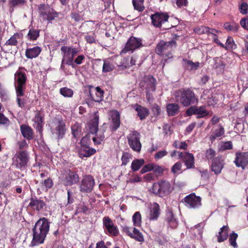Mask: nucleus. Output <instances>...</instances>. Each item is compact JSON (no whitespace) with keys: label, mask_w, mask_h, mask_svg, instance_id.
I'll return each instance as SVG.
<instances>
[{"label":"nucleus","mask_w":248,"mask_h":248,"mask_svg":"<svg viewBox=\"0 0 248 248\" xmlns=\"http://www.w3.org/2000/svg\"><path fill=\"white\" fill-rule=\"evenodd\" d=\"M65 186H72L79 182V176L76 171L69 170L62 180Z\"/></svg>","instance_id":"a211bd4d"},{"label":"nucleus","mask_w":248,"mask_h":248,"mask_svg":"<svg viewBox=\"0 0 248 248\" xmlns=\"http://www.w3.org/2000/svg\"><path fill=\"white\" fill-rule=\"evenodd\" d=\"M145 163L143 159H135L132 163L131 168L133 171H136L140 170V169L144 165Z\"/></svg>","instance_id":"79ce46f5"},{"label":"nucleus","mask_w":248,"mask_h":248,"mask_svg":"<svg viewBox=\"0 0 248 248\" xmlns=\"http://www.w3.org/2000/svg\"><path fill=\"white\" fill-rule=\"evenodd\" d=\"M153 164H147L145 165H144L142 168V169H141L140 170V173L141 174H144L149 171H151V170H153V169H154L153 168Z\"/></svg>","instance_id":"e2e57ef3"},{"label":"nucleus","mask_w":248,"mask_h":248,"mask_svg":"<svg viewBox=\"0 0 248 248\" xmlns=\"http://www.w3.org/2000/svg\"><path fill=\"white\" fill-rule=\"evenodd\" d=\"M85 57L84 55H79L74 60V64L80 65L82 63L83 61L85 60Z\"/></svg>","instance_id":"338daca9"},{"label":"nucleus","mask_w":248,"mask_h":248,"mask_svg":"<svg viewBox=\"0 0 248 248\" xmlns=\"http://www.w3.org/2000/svg\"><path fill=\"white\" fill-rule=\"evenodd\" d=\"M110 116L112 121V124L110 127V131L114 132L120 127L121 124L120 114L118 111L112 110L110 112Z\"/></svg>","instance_id":"aec40b11"},{"label":"nucleus","mask_w":248,"mask_h":248,"mask_svg":"<svg viewBox=\"0 0 248 248\" xmlns=\"http://www.w3.org/2000/svg\"><path fill=\"white\" fill-rule=\"evenodd\" d=\"M50 228V222L46 217L40 218L32 229L33 238L31 246L34 247L44 243Z\"/></svg>","instance_id":"f03ea898"},{"label":"nucleus","mask_w":248,"mask_h":248,"mask_svg":"<svg viewBox=\"0 0 248 248\" xmlns=\"http://www.w3.org/2000/svg\"><path fill=\"white\" fill-rule=\"evenodd\" d=\"M240 24L244 29L248 30V19L247 18H242L240 22Z\"/></svg>","instance_id":"774afa93"},{"label":"nucleus","mask_w":248,"mask_h":248,"mask_svg":"<svg viewBox=\"0 0 248 248\" xmlns=\"http://www.w3.org/2000/svg\"><path fill=\"white\" fill-rule=\"evenodd\" d=\"M143 46L142 40L141 38L131 36L127 40L124 48L121 51L120 54H126L130 51L133 53L135 50Z\"/></svg>","instance_id":"1a4fd4ad"},{"label":"nucleus","mask_w":248,"mask_h":248,"mask_svg":"<svg viewBox=\"0 0 248 248\" xmlns=\"http://www.w3.org/2000/svg\"><path fill=\"white\" fill-rule=\"evenodd\" d=\"M194 160V156L192 154L188 152L185 153V157L183 158V162L187 169L195 168Z\"/></svg>","instance_id":"c85d7f7f"},{"label":"nucleus","mask_w":248,"mask_h":248,"mask_svg":"<svg viewBox=\"0 0 248 248\" xmlns=\"http://www.w3.org/2000/svg\"><path fill=\"white\" fill-rule=\"evenodd\" d=\"M219 156L213 159L211 165V170L214 172L216 175L220 174L223 167V164L220 160Z\"/></svg>","instance_id":"a878e982"},{"label":"nucleus","mask_w":248,"mask_h":248,"mask_svg":"<svg viewBox=\"0 0 248 248\" xmlns=\"http://www.w3.org/2000/svg\"><path fill=\"white\" fill-rule=\"evenodd\" d=\"M216 152L212 148L207 150L205 152V156L207 160H212L215 158Z\"/></svg>","instance_id":"6e6d98bb"},{"label":"nucleus","mask_w":248,"mask_h":248,"mask_svg":"<svg viewBox=\"0 0 248 248\" xmlns=\"http://www.w3.org/2000/svg\"><path fill=\"white\" fill-rule=\"evenodd\" d=\"M160 209L159 204L156 202L153 204L151 208L148 218L150 220H156L160 214Z\"/></svg>","instance_id":"cd10ccee"},{"label":"nucleus","mask_w":248,"mask_h":248,"mask_svg":"<svg viewBox=\"0 0 248 248\" xmlns=\"http://www.w3.org/2000/svg\"><path fill=\"white\" fill-rule=\"evenodd\" d=\"M41 184L43 186L45 187L46 190H47L48 189H50L52 187L54 184L52 179L50 177H48L41 182Z\"/></svg>","instance_id":"864d4df0"},{"label":"nucleus","mask_w":248,"mask_h":248,"mask_svg":"<svg viewBox=\"0 0 248 248\" xmlns=\"http://www.w3.org/2000/svg\"><path fill=\"white\" fill-rule=\"evenodd\" d=\"M24 67H19L14 75V87L16 94V102L18 107L23 108L25 107L26 101L23 97L25 94L27 89L28 78L26 74L21 71Z\"/></svg>","instance_id":"f257e3e1"},{"label":"nucleus","mask_w":248,"mask_h":248,"mask_svg":"<svg viewBox=\"0 0 248 248\" xmlns=\"http://www.w3.org/2000/svg\"><path fill=\"white\" fill-rule=\"evenodd\" d=\"M130 234V237L136 241L140 242H143L144 241L143 234L136 228H133V232Z\"/></svg>","instance_id":"a19ab883"},{"label":"nucleus","mask_w":248,"mask_h":248,"mask_svg":"<svg viewBox=\"0 0 248 248\" xmlns=\"http://www.w3.org/2000/svg\"><path fill=\"white\" fill-rule=\"evenodd\" d=\"M103 225L104 231H107L109 236L116 237L119 235L118 227L114 224L112 220L108 216L103 217Z\"/></svg>","instance_id":"9b49d317"},{"label":"nucleus","mask_w":248,"mask_h":248,"mask_svg":"<svg viewBox=\"0 0 248 248\" xmlns=\"http://www.w3.org/2000/svg\"><path fill=\"white\" fill-rule=\"evenodd\" d=\"M135 110L138 113V116L140 120L145 119L149 114V111L148 108L140 105L136 104Z\"/></svg>","instance_id":"473e14b6"},{"label":"nucleus","mask_w":248,"mask_h":248,"mask_svg":"<svg viewBox=\"0 0 248 248\" xmlns=\"http://www.w3.org/2000/svg\"><path fill=\"white\" fill-rule=\"evenodd\" d=\"M186 205L192 209L199 208L202 205V198L195 193H191L183 199Z\"/></svg>","instance_id":"ddd939ff"},{"label":"nucleus","mask_w":248,"mask_h":248,"mask_svg":"<svg viewBox=\"0 0 248 248\" xmlns=\"http://www.w3.org/2000/svg\"><path fill=\"white\" fill-rule=\"evenodd\" d=\"M71 130L72 134L75 138H77L80 136L81 132V128L78 123H76L72 126Z\"/></svg>","instance_id":"09e8293b"},{"label":"nucleus","mask_w":248,"mask_h":248,"mask_svg":"<svg viewBox=\"0 0 248 248\" xmlns=\"http://www.w3.org/2000/svg\"><path fill=\"white\" fill-rule=\"evenodd\" d=\"M223 27L227 31L236 32L238 31L239 26L235 22H226L224 24Z\"/></svg>","instance_id":"c03bdc74"},{"label":"nucleus","mask_w":248,"mask_h":248,"mask_svg":"<svg viewBox=\"0 0 248 248\" xmlns=\"http://www.w3.org/2000/svg\"><path fill=\"white\" fill-rule=\"evenodd\" d=\"M131 155L127 152H124L123 154L121 160L122 162V165L125 166L128 162L129 161V159L131 158Z\"/></svg>","instance_id":"13d9d810"},{"label":"nucleus","mask_w":248,"mask_h":248,"mask_svg":"<svg viewBox=\"0 0 248 248\" xmlns=\"http://www.w3.org/2000/svg\"><path fill=\"white\" fill-rule=\"evenodd\" d=\"M95 95L93 94L91 91H89L90 97L91 99L93 101L96 102H100L103 100L104 92L99 86L96 87L95 88Z\"/></svg>","instance_id":"c756f323"},{"label":"nucleus","mask_w":248,"mask_h":248,"mask_svg":"<svg viewBox=\"0 0 248 248\" xmlns=\"http://www.w3.org/2000/svg\"><path fill=\"white\" fill-rule=\"evenodd\" d=\"M177 43L175 41L172 40L166 42L161 40L157 45L155 49L156 54L160 56L165 55L166 58H170L172 57L171 50L173 47L175 48Z\"/></svg>","instance_id":"423d86ee"},{"label":"nucleus","mask_w":248,"mask_h":248,"mask_svg":"<svg viewBox=\"0 0 248 248\" xmlns=\"http://www.w3.org/2000/svg\"><path fill=\"white\" fill-rule=\"evenodd\" d=\"M234 162L237 167L244 170L248 165V152L237 153Z\"/></svg>","instance_id":"6ab92c4d"},{"label":"nucleus","mask_w":248,"mask_h":248,"mask_svg":"<svg viewBox=\"0 0 248 248\" xmlns=\"http://www.w3.org/2000/svg\"><path fill=\"white\" fill-rule=\"evenodd\" d=\"M199 172L201 173L202 180L207 181L209 180L210 174V172L207 170H200L198 169Z\"/></svg>","instance_id":"5fc2aeb1"},{"label":"nucleus","mask_w":248,"mask_h":248,"mask_svg":"<svg viewBox=\"0 0 248 248\" xmlns=\"http://www.w3.org/2000/svg\"><path fill=\"white\" fill-rule=\"evenodd\" d=\"M21 133L23 137L30 140L33 138V132L31 128L27 124H22L20 126Z\"/></svg>","instance_id":"bb28decb"},{"label":"nucleus","mask_w":248,"mask_h":248,"mask_svg":"<svg viewBox=\"0 0 248 248\" xmlns=\"http://www.w3.org/2000/svg\"><path fill=\"white\" fill-rule=\"evenodd\" d=\"M23 38V34L21 33L16 32L12 35L9 39L3 44V46H0L1 51L9 52L11 50L12 46L17 47L20 40Z\"/></svg>","instance_id":"f8f14e48"},{"label":"nucleus","mask_w":248,"mask_h":248,"mask_svg":"<svg viewBox=\"0 0 248 248\" xmlns=\"http://www.w3.org/2000/svg\"><path fill=\"white\" fill-rule=\"evenodd\" d=\"M42 48L39 46L27 48L25 51V56L29 59L36 58L40 54Z\"/></svg>","instance_id":"393cba45"},{"label":"nucleus","mask_w":248,"mask_h":248,"mask_svg":"<svg viewBox=\"0 0 248 248\" xmlns=\"http://www.w3.org/2000/svg\"><path fill=\"white\" fill-rule=\"evenodd\" d=\"M95 185V181L91 175H86L84 176L79 186L80 191L83 193H90L93 188Z\"/></svg>","instance_id":"4468645a"},{"label":"nucleus","mask_w":248,"mask_h":248,"mask_svg":"<svg viewBox=\"0 0 248 248\" xmlns=\"http://www.w3.org/2000/svg\"><path fill=\"white\" fill-rule=\"evenodd\" d=\"M248 9V5L246 2H243L239 6L240 12L245 15L247 13Z\"/></svg>","instance_id":"0e129e2a"},{"label":"nucleus","mask_w":248,"mask_h":248,"mask_svg":"<svg viewBox=\"0 0 248 248\" xmlns=\"http://www.w3.org/2000/svg\"><path fill=\"white\" fill-rule=\"evenodd\" d=\"M32 121L34 122L33 124V127L36 129L37 131L42 134L44 122V117L42 116L40 111H37Z\"/></svg>","instance_id":"5701e85b"},{"label":"nucleus","mask_w":248,"mask_h":248,"mask_svg":"<svg viewBox=\"0 0 248 248\" xmlns=\"http://www.w3.org/2000/svg\"><path fill=\"white\" fill-rule=\"evenodd\" d=\"M166 109L168 116H173L179 113L180 107L176 103H170L167 105Z\"/></svg>","instance_id":"72a5a7b5"},{"label":"nucleus","mask_w":248,"mask_h":248,"mask_svg":"<svg viewBox=\"0 0 248 248\" xmlns=\"http://www.w3.org/2000/svg\"><path fill=\"white\" fill-rule=\"evenodd\" d=\"M46 203L44 200L35 196H31L28 207L33 211L39 212L45 206Z\"/></svg>","instance_id":"f3484780"},{"label":"nucleus","mask_w":248,"mask_h":248,"mask_svg":"<svg viewBox=\"0 0 248 248\" xmlns=\"http://www.w3.org/2000/svg\"><path fill=\"white\" fill-rule=\"evenodd\" d=\"M195 32L198 34H206L208 35L210 34H214L215 32H219L218 30L215 29L210 28L208 27L202 26L195 28L194 30Z\"/></svg>","instance_id":"7c9ffc66"},{"label":"nucleus","mask_w":248,"mask_h":248,"mask_svg":"<svg viewBox=\"0 0 248 248\" xmlns=\"http://www.w3.org/2000/svg\"><path fill=\"white\" fill-rule=\"evenodd\" d=\"M176 100L184 107L189 106L198 102L195 93L190 89L180 90L176 96Z\"/></svg>","instance_id":"39448f33"},{"label":"nucleus","mask_w":248,"mask_h":248,"mask_svg":"<svg viewBox=\"0 0 248 248\" xmlns=\"http://www.w3.org/2000/svg\"><path fill=\"white\" fill-rule=\"evenodd\" d=\"M133 225L136 227H140L141 225V215L140 212H136L132 217Z\"/></svg>","instance_id":"de8ad7c7"},{"label":"nucleus","mask_w":248,"mask_h":248,"mask_svg":"<svg viewBox=\"0 0 248 248\" xmlns=\"http://www.w3.org/2000/svg\"><path fill=\"white\" fill-rule=\"evenodd\" d=\"M218 128L215 129L214 131L211 133L210 137V140L212 141L216 139L219 138L225 133V130L223 126L220 124L218 125Z\"/></svg>","instance_id":"4c0bfd02"},{"label":"nucleus","mask_w":248,"mask_h":248,"mask_svg":"<svg viewBox=\"0 0 248 248\" xmlns=\"http://www.w3.org/2000/svg\"><path fill=\"white\" fill-rule=\"evenodd\" d=\"M26 0H9L8 6L11 13L13 12L15 8L21 7L26 3Z\"/></svg>","instance_id":"e433bc0d"},{"label":"nucleus","mask_w":248,"mask_h":248,"mask_svg":"<svg viewBox=\"0 0 248 248\" xmlns=\"http://www.w3.org/2000/svg\"><path fill=\"white\" fill-rule=\"evenodd\" d=\"M96 35L94 33H93L91 34H87L85 36V39L88 43L93 44L96 43V40L95 39Z\"/></svg>","instance_id":"4d7b16f0"},{"label":"nucleus","mask_w":248,"mask_h":248,"mask_svg":"<svg viewBox=\"0 0 248 248\" xmlns=\"http://www.w3.org/2000/svg\"><path fill=\"white\" fill-rule=\"evenodd\" d=\"M132 3L134 10L139 12H142L145 9L144 0H132Z\"/></svg>","instance_id":"ea45409f"},{"label":"nucleus","mask_w":248,"mask_h":248,"mask_svg":"<svg viewBox=\"0 0 248 248\" xmlns=\"http://www.w3.org/2000/svg\"><path fill=\"white\" fill-rule=\"evenodd\" d=\"M60 93L65 97H72L74 94L73 91L67 87L61 88L60 89Z\"/></svg>","instance_id":"8fccbe9b"},{"label":"nucleus","mask_w":248,"mask_h":248,"mask_svg":"<svg viewBox=\"0 0 248 248\" xmlns=\"http://www.w3.org/2000/svg\"><path fill=\"white\" fill-rule=\"evenodd\" d=\"M229 227L228 225L223 226L220 229L218 234L217 235V242H223L227 240L228 237Z\"/></svg>","instance_id":"2f4dec72"},{"label":"nucleus","mask_w":248,"mask_h":248,"mask_svg":"<svg viewBox=\"0 0 248 248\" xmlns=\"http://www.w3.org/2000/svg\"><path fill=\"white\" fill-rule=\"evenodd\" d=\"M170 17L169 14L166 12H156L150 16L151 24L155 28L168 30L170 29L172 25L169 26L167 27H163V25L168 22Z\"/></svg>","instance_id":"0eeeda50"},{"label":"nucleus","mask_w":248,"mask_h":248,"mask_svg":"<svg viewBox=\"0 0 248 248\" xmlns=\"http://www.w3.org/2000/svg\"><path fill=\"white\" fill-rule=\"evenodd\" d=\"M99 116L95 115L93 119L92 123L89 126L90 132L93 134H96L98 130Z\"/></svg>","instance_id":"37998d69"},{"label":"nucleus","mask_w":248,"mask_h":248,"mask_svg":"<svg viewBox=\"0 0 248 248\" xmlns=\"http://www.w3.org/2000/svg\"><path fill=\"white\" fill-rule=\"evenodd\" d=\"M172 146L176 149L185 150H186L188 147L187 143L185 141L179 142L177 140H175L173 142Z\"/></svg>","instance_id":"603ef678"},{"label":"nucleus","mask_w":248,"mask_h":248,"mask_svg":"<svg viewBox=\"0 0 248 248\" xmlns=\"http://www.w3.org/2000/svg\"><path fill=\"white\" fill-rule=\"evenodd\" d=\"M165 221L167 223L168 226L171 229H175L178 226V221L171 210H169L167 211Z\"/></svg>","instance_id":"b1692460"},{"label":"nucleus","mask_w":248,"mask_h":248,"mask_svg":"<svg viewBox=\"0 0 248 248\" xmlns=\"http://www.w3.org/2000/svg\"><path fill=\"white\" fill-rule=\"evenodd\" d=\"M140 134L137 131H131L127 136L128 144L129 147L137 152H140L141 149V143L140 141Z\"/></svg>","instance_id":"9d476101"},{"label":"nucleus","mask_w":248,"mask_h":248,"mask_svg":"<svg viewBox=\"0 0 248 248\" xmlns=\"http://www.w3.org/2000/svg\"><path fill=\"white\" fill-rule=\"evenodd\" d=\"M209 111L206 109V107L202 106L197 107L195 106L189 107L186 111L187 116H191L192 115H196L197 119L204 118L209 115Z\"/></svg>","instance_id":"2eb2a0df"},{"label":"nucleus","mask_w":248,"mask_h":248,"mask_svg":"<svg viewBox=\"0 0 248 248\" xmlns=\"http://www.w3.org/2000/svg\"><path fill=\"white\" fill-rule=\"evenodd\" d=\"M115 69V66L110 61V59H105L103 60L102 66V72L104 73L110 72Z\"/></svg>","instance_id":"c9c22d12"},{"label":"nucleus","mask_w":248,"mask_h":248,"mask_svg":"<svg viewBox=\"0 0 248 248\" xmlns=\"http://www.w3.org/2000/svg\"><path fill=\"white\" fill-rule=\"evenodd\" d=\"M143 83L146 85L145 91H151L152 92H155L156 90V79L151 75H148L144 76L143 80Z\"/></svg>","instance_id":"4be33fe9"},{"label":"nucleus","mask_w":248,"mask_h":248,"mask_svg":"<svg viewBox=\"0 0 248 248\" xmlns=\"http://www.w3.org/2000/svg\"><path fill=\"white\" fill-rule=\"evenodd\" d=\"M222 48H225L226 50L235 49L237 48V45L235 44L234 40L232 37L229 36L227 39L225 45H224V47Z\"/></svg>","instance_id":"a18cd8bd"},{"label":"nucleus","mask_w":248,"mask_h":248,"mask_svg":"<svg viewBox=\"0 0 248 248\" xmlns=\"http://www.w3.org/2000/svg\"><path fill=\"white\" fill-rule=\"evenodd\" d=\"M15 157L16 158L17 166L19 168L26 167L30 160L29 153L26 150L17 152Z\"/></svg>","instance_id":"dca6fc26"},{"label":"nucleus","mask_w":248,"mask_h":248,"mask_svg":"<svg viewBox=\"0 0 248 248\" xmlns=\"http://www.w3.org/2000/svg\"><path fill=\"white\" fill-rule=\"evenodd\" d=\"M40 35V30L33 28L29 30V32L26 36V38L31 41L36 40Z\"/></svg>","instance_id":"58836bf2"},{"label":"nucleus","mask_w":248,"mask_h":248,"mask_svg":"<svg viewBox=\"0 0 248 248\" xmlns=\"http://www.w3.org/2000/svg\"><path fill=\"white\" fill-rule=\"evenodd\" d=\"M173 189L174 187L170 182L162 179L153 184L151 191L155 195L163 198L169 195Z\"/></svg>","instance_id":"7ed1b4c3"},{"label":"nucleus","mask_w":248,"mask_h":248,"mask_svg":"<svg viewBox=\"0 0 248 248\" xmlns=\"http://www.w3.org/2000/svg\"><path fill=\"white\" fill-rule=\"evenodd\" d=\"M238 234L234 232H232V233H230V236H229V242L230 245L232 246L234 248H237L238 245L237 244V243L236 242V239L238 238Z\"/></svg>","instance_id":"3c124183"},{"label":"nucleus","mask_w":248,"mask_h":248,"mask_svg":"<svg viewBox=\"0 0 248 248\" xmlns=\"http://www.w3.org/2000/svg\"><path fill=\"white\" fill-rule=\"evenodd\" d=\"M89 210V205L88 203H86L82 201L78 204V207L76 210V213H83L84 214H86L87 212Z\"/></svg>","instance_id":"49530a36"},{"label":"nucleus","mask_w":248,"mask_h":248,"mask_svg":"<svg viewBox=\"0 0 248 248\" xmlns=\"http://www.w3.org/2000/svg\"><path fill=\"white\" fill-rule=\"evenodd\" d=\"M90 140L89 138L86 137H83L80 140L81 148H88L90 145Z\"/></svg>","instance_id":"052dcab7"},{"label":"nucleus","mask_w":248,"mask_h":248,"mask_svg":"<svg viewBox=\"0 0 248 248\" xmlns=\"http://www.w3.org/2000/svg\"><path fill=\"white\" fill-rule=\"evenodd\" d=\"M182 168V163L180 161L175 163L171 169V171L173 173H176L177 171H179Z\"/></svg>","instance_id":"680f3d73"},{"label":"nucleus","mask_w":248,"mask_h":248,"mask_svg":"<svg viewBox=\"0 0 248 248\" xmlns=\"http://www.w3.org/2000/svg\"><path fill=\"white\" fill-rule=\"evenodd\" d=\"M50 130L52 134L55 137L57 141H59L64 138L67 129L65 122L61 118L56 119L53 122Z\"/></svg>","instance_id":"6e6552de"},{"label":"nucleus","mask_w":248,"mask_h":248,"mask_svg":"<svg viewBox=\"0 0 248 248\" xmlns=\"http://www.w3.org/2000/svg\"><path fill=\"white\" fill-rule=\"evenodd\" d=\"M39 17L43 21L51 23L52 21L58 17L60 13L47 4H40L38 6Z\"/></svg>","instance_id":"20e7f679"},{"label":"nucleus","mask_w":248,"mask_h":248,"mask_svg":"<svg viewBox=\"0 0 248 248\" xmlns=\"http://www.w3.org/2000/svg\"><path fill=\"white\" fill-rule=\"evenodd\" d=\"M70 46H62L61 48V50L62 54V60L63 62H65V64L68 65L72 66L74 67V58L72 57V55L69 51Z\"/></svg>","instance_id":"412c9836"},{"label":"nucleus","mask_w":248,"mask_h":248,"mask_svg":"<svg viewBox=\"0 0 248 248\" xmlns=\"http://www.w3.org/2000/svg\"><path fill=\"white\" fill-rule=\"evenodd\" d=\"M10 121L3 113L0 112V124L5 126L9 125Z\"/></svg>","instance_id":"bf43d9fd"},{"label":"nucleus","mask_w":248,"mask_h":248,"mask_svg":"<svg viewBox=\"0 0 248 248\" xmlns=\"http://www.w3.org/2000/svg\"><path fill=\"white\" fill-rule=\"evenodd\" d=\"M96 153V150L93 148H89L86 149L85 148H80L79 150L78 154L79 156L83 158L84 157H88L93 155Z\"/></svg>","instance_id":"f704fd0d"},{"label":"nucleus","mask_w":248,"mask_h":248,"mask_svg":"<svg viewBox=\"0 0 248 248\" xmlns=\"http://www.w3.org/2000/svg\"><path fill=\"white\" fill-rule=\"evenodd\" d=\"M152 110L155 116H158L161 113L160 107L156 104H155L153 105L152 108Z\"/></svg>","instance_id":"69168bd1"}]
</instances>
